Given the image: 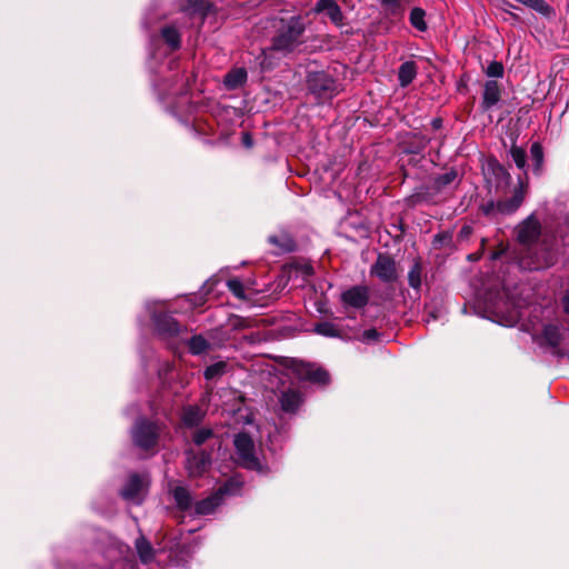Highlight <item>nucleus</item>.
I'll return each instance as SVG.
<instances>
[{
  "label": "nucleus",
  "mask_w": 569,
  "mask_h": 569,
  "mask_svg": "<svg viewBox=\"0 0 569 569\" xmlns=\"http://www.w3.org/2000/svg\"><path fill=\"white\" fill-rule=\"evenodd\" d=\"M302 395L299 390L288 389L279 397V402L282 411L295 413L302 405Z\"/></svg>",
  "instance_id": "2eb2a0df"
},
{
  "label": "nucleus",
  "mask_w": 569,
  "mask_h": 569,
  "mask_svg": "<svg viewBox=\"0 0 569 569\" xmlns=\"http://www.w3.org/2000/svg\"><path fill=\"white\" fill-rule=\"evenodd\" d=\"M427 143H428V140L423 139L422 147H426Z\"/></svg>",
  "instance_id": "de8ad7c7"
},
{
  "label": "nucleus",
  "mask_w": 569,
  "mask_h": 569,
  "mask_svg": "<svg viewBox=\"0 0 569 569\" xmlns=\"http://www.w3.org/2000/svg\"><path fill=\"white\" fill-rule=\"evenodd\" d=\"M461 232L467 233V228L461 229Z\"/></svg>",
  "instance_id": "09e8293b"
},
{
  "label": "nucleus",
  "mask_w": 569,
  "mask_h": 569,
  "mask_svg": "<svg viewBox=\"0 0 569 569\" xmlns=\"http://www.w3.org/2000/svg\"><path fill=\"white\" fill-rule=\"evenodd\" d=\"M147 486V481L143 477L138 473H132L128 478L124 487L121 490L123 499L133 501L137 503L141 502V493Z\"/></svg>",
  "instance_id": "ddd939ff"
},
{
  "label": "nucleus",
  "mask_w": 569,
  "mask_h": 569,
  "mask_svg": "<svg viewBox=\"0 0 569 569\" xmlns=\"http://www.w3.org/2000/svg\"><path fill=\"white\" fill-rule=\"evenodd\" d=\"M457 179V171L451 169L435 179V187L438 190L446 188Z\"/></svg>",
  "instance_id": "473e14b6"
},
{
  "label": "nucleus",
  "mask_w": 569,
  "mask_h": 569,
  "mask_svg": "<svg viewBox=\"0 0 569 569\" xmlns=\"http://www.w3.org/2000/svg\"><path fill=\"white\" fill-rule=\"evenodd\" d=\"M426 11L421 8H413L410 12V23L413 28H416L419 31H426L428 26L425 20Z\"/></svg>",
  "instance_id": "c756f323"
},
{
  "label": "nucleus",
  "mask_w": 569,
  "mask_h": 569,
  "mask_svg": "<svg viewBox=\"0 0 569 569\" xmlns=\"http://www.w3.org/2000/svg\"><path fill=\"white\" fill-rule=\"evenodd\" d=\"M369 293L367 286H353L341 293L340 301L345 308L362 309L369 302Z\"/></svg>",
  "instance_id": "1a4fd4ad"
},
{
  "label": "nucleus",
  "mask_w": 569,
  "mask_h": 569,
  "mask_svg": "<svg viewBox=\"0 0 569 569\" xmlns=\"http://www.w3.org/2000/svg\"><path fill=\"white\" fill-rule=\"evenodd\" d=\"M171 492L176 505L180 510L187 511L191 508L192 497L187 488L178 486L173 488Z\"/></svg>",
  "instance_id": "412c9836"
},
{
  "label": "nucleus",
  "mask_w": 569,
  "mask_h": 569,
  "mask_svg": "<svg viewBox=\"0 0 569 569\" xmlns=\"http://www.w3.org/2000/svg\"><path fill=\"white\" fill-rule=\"evenodd\" d=\"M233 445L237 455L236 461L239 466L248 470L266 472L267 468L257 456L254 442L250 435L247 432L237 433Z\"/></svg>",
  "instance_id": "f03ea898"
},
{
  "label": "nucleus",
  "mask_w": 569,
  "mask_h": 569,
  "mask_svg": "<svg viewBox=\"0 0 569 569\" xmlns=\"http://www.w3.org/2000/svg\"><path fill=\"white\" fill-rule=\"evenodd\" d=\"M192 10L206 16L210 9V3L207 0H190L189 1Z\"/></svg>",
  "instance_id": "58836bf2"
},
{
  "label": "nucleus",
  "mask_w": 569,
  "mask_h": 569,
  "mask_svg": "<svg viewBox=\"0 0 569 569\" xmlns=\"http://www.w3.org/2000/svg\"><path fill=\"white\" fill-rule=\"evenodd\" d=\"M316 13H325L337 27L343 26V13L336 0H318L313 8Z\"/></svg>",
  "instance_id": "4468645a"
},
{
  "label": "nucleus",
  "mask_w": 569,
  "mask_h": 569,
  "mask_svg": "<svg viewBox=\"0 0 569 569\" xmlns=\"http://www.w3.org/2000/svg\"><path fill=\"white\" fill-rule=\"evenodd\" d=\"M269 242L278 248L277 253H287L296 250V241L288 233L269 237Z\"/></svg>",
  "instance_id": "6ab92c4d"
},
{
  "label": "nucleus",
  "mask_w": 569,
  "mask_h": 569,
  "mask_svg": "<svg viewBox=\"0 0 569 569\" xmlns=\"http://www.w3.org/2000/svg\"><path fill=\"white\" fill-rule=\"evenodd\" d=\"M224 369H226L224 362L220 361V362L213 363V365L207 367V369L204 370V378L207 380L214 379V378L221 376L224 372Z\"/></svg>",
  "instance_id": "f704fd0d"
},
{
  "label": "nucleus",
  "mask_w": 569,
  "mask_h": 569,
  "mask_svg": "<svg viewBox=\"0 0 569 569\" xmlns=\"http://www.w3.org/2000/svg\"><path fill=\"white\" fill-rule=\"evenodd\" d=\"M501 97L500 87L497 81L489 80L485 83L482 93V107L485 110L491 109L496 106Z\"/></svg>",
  "instance_id": "dca6fc26"
},
{
  "label": "nucleus",
  "mask_w": 569,
  "mask_h": 569,
  "mask_svg": "<svg viewBox=\"0 0 569 569\" xmlns=\"http://www.w3.org/2000/svg\"><path fill=\"white\" fill-rule=\"evenodd\" d=\"M529 182L526 178H518V184L513 189L510 199L499 200L500 214L507 216L515 213L525 201L528 193Z\"/></svg>",
  "instance_id": "0eeeda50"
},
{
  "label": "nucleus",
  "mask_w": 569,
  "mask_h": 569,
  "mask_svg": "<svg viewBox=\"0 0 569 569\" xmlns=\"http://www.w3.org/2000/svg\"><path fill=\"white\" fill-rule=\"evenodd\" d=\"M530 158L532 161V171L536 176H540L543 171V148L540 142H533L530 147Z\"/></svg>",
  "instance_id": "aec40b11"
},
{
  "label": "nucleus",
  "mask_w": 569,
  "mask_h": 569,
  "mask_svg": "<svg viewBox=\"0 0 569 569\" xmlns=\"http://www.w3.org/2000/svg\"><path fill=\"white\" fill-rule=\"evenodd\" d=\"M315 331L321 336L330 337V338H340L341 331L338 328L337 325L329 321H323L320 323H317L315 327Z\"/></svg>",
  "instance_id": "cd10ccee"
},
{
  "label": "nucleus",
  "mask_w": 569,
  "mask_h": 569,
  "mask_svg": "<svg viewBox=\"0 0 569 569\" xmlns=\"http://www.w3.org/2000/svg\"><path fill=\"white\" fill-rule=\"evenodd\" d=\"M379 336L376 329H368L362 332L360 340L365 342L377 341Z\"/></svg>",
  "instance_id": "a19ab883"
},
{
  "label": "nucleus",
  "mask_w": 569,
  "mask_h": 569,
  "mask_svg": "<svg viewBox=\"0 0 569 569\" xmlns=\"http://www.w3.org/2000/svg\"><path fill=\"white\" fill-rule=\"evenodd\" d=\"M511 9H517V7L507 0H501V10L508 13L513 20L518 21L519 17L516 13L511 12Z\"/></svg>",
  "instance_id": "79ce46f5"
},
{
  "label": "nucleus",
  "mask_w": 569,
  "mask_h": 569,
  "mask_svg": "<svg viewBox=\"0 0 569 569\" xmlns=\"http://www.w3.org/2000/svg\"><path fill=\"white\" fill-rule=\"evenodd\" d=\"M305 23L301 17L293 16L288 20H281L276 34L272 38L269 49L267 50L279 51L283 53L292 52L302 41L301 37L305 32Z\"/></svg>",
  "instance_id": "f257e3e1"
},
{
  "label": "nucleus",
  "mask_w": 569,
  "mask_h": 569,
  "mask_svg": "<svg viewBox=\"0 0 569 569\" xmlns=\"http://www.w3.org/2000/svg\"><path fill=\"white\" fill-rule=\"evenodd\" d=\"M542 336L548 345L551 347H558L561 341V332L559 327L555 325H548L543 328Z\"/></svg>",
  "instance_id": "c85d7f7f"
},
{
  "label": "nucleus",
  "mask_w": 569,
  "mask_h": 569,
  "mask_svg": "<svg viewBox=\"0 0 569 569\" xmlns=\"http://www.w3.org/2000/svg\"><path fill=\"white\" fill-rule=\"evenodd\" d=\"M370 274L385 283H392L398 279L397 264L393 258L379 253L376 262L370 268Z\"/></svg>",
  "instance_id": "423d86ee"
},
{
  "label": "nucleus",
  "mask_w": 569,
  "mask_h": 569,
  "mask_svg": "<svg viewBox=\"0 0 569 569\" xmlns=\"http://www.w3.org/2000/svg\"><path fill=\"white\" fill-rule=\"evenodd\" d=\"M243 139H244V143H246L247 146H250L249 134H248V133H246V134H244Z\"/></svg>",
  "instance_id": "a18cd8bd"
},
{
  "label": "nucleus",
  "mask_w": 569,
  "mask_h": 569,
  "mask_svg": "<svg viewBox=\"0 0 569 569\" xmlns=\"http://www.w3.org/2000/svg\"><path fill=\"white\" fill-rule=\"evenodd\" d=\"M431 126L433 129H440L441 126H442V120L440 118H435L432 121H431Z\"/></svg>",
  "instance_id": "37998d69"
},
{
  "label": "nucleus",
  "mask_w": 569,
  "mask_h": 569,
  "mask_svg": "<svg viewBox=\"0 0 569 569\" xmlns=\"http://www.w3.org/2000/svg\"><path fill=\"white\" fill-rule=\"evenodd\" d=\"M289 368L299 380L315 383H327L329 381L328 372L313 363L292 359Z\"/></svg>",
  "instance_id": "39448f33"
},
{
  "label": "nucleus",
  "mask_w": 569,
  "mask_h": 569,
  "mask_svg": "<svg viewBox=\"0 0 569 569\" xmlns=\"http://www.w3.org/2000/svg\"><path fill=\"white\" fill-rule=\"evenodd\" d=\"M509 154L517 168L523 171V176L521 178H526L528 180L526 150L517 144H512L509 150Z\"/></svg>",
  "instance_id": "393cba45"
},
{
  "label": "nucleus",
  "mask_w": 569,
  "mask_h": 569,
  "mask_svg": "<svg viewBox=\"0 0 569 569\" xmlns=\"http://www.w3.org/2000/svg\"><path fill=\"white\" fill-rule=\"evenodd\" d=\"M206 412L198 406H187L182 409L181 420L188 428L199 426L204 419Z\"/></svg>",
  "instance_id": "f3484780"
},
{
  "label": "nucleus",
  "mask_w": 569,
  "mask_h": 569,
  "mask_svg": "<svg viewBox=\"0 0 569 569\" xmlns=\"http://www.w3.org/2000/svg\"><path fill=\"white\" fill-rule=\"evenodd\" d=\"M417 64L415 61L403 62L398 70V81L400 87H408L417 76Z\"/></svg>",
  "instance_id": "a211bd4d"
},
{
  "label": "nucleus",
  "mask_w": 569,
  "mask_h": 569,
  "mask_svg": "<svg viewBox=\"0 0 569 569\" xmlns=\"http://www.w3.org/2000/svg\"><path fill=\"white\" fill-rule=\"evenodd\" d=\"M134 545H136V549H137V552H138V556H139L141 562H143V563L151 562L154 557V551H153L151 543L143 536H140L136 540Z\"/></svg>",
  "instance_id": "b1692460"
},
{
  "label": "nucleus",
  "mask_w": 569,
  "mask_h": 569,
  "mask_svg": "<svg viewBox=\"0 0 569 569\" xmlns=\"http://www.w3.org/2000/svg\"><path fill=\"white\" fill-rule=\"evenodd\" d=\"M306 274H311L312 273V267H306Z\"/></svg>",
  "instance_id": "49530a36"
},
{
  "label": "nucleus",
  "mask_w": 569,
  "mask_h": 569,
  "mask_svg": "<svg viewBox=\"0 0 569 569\" xmlns=\"http://www.w3.org/2000/svg\"><path fill=\"white\" fill-rule=\"evenodd\" d=\"M247 81V71L243 68H236L224 77V84L228 89H237Z\"/></svg>",
  "instance_id": "4be33fe9"
},
{
  "label": "nucleus",
  "mask_w": 569,
  "mask_h": 569,
  "mask_svg": "<svg viewBox=\"0 0 569 569\" xmlns=\"http://www.w3.org/2000/svg\"><path fill=\"white\" fill-rule=\"evenodd\" d=\"M210 453L204 450L194 451L189 449L186 451V468L190 477H199L206 472L210 465Z\"/></svg>",
  "instance_id": "9b49d317"
},
{
  "label": "nucleus",
  "mask_w": 569,
  "mask_h": 569,
  "mask_svg": "<svg viewBox=\"0 0 569 569\" xmlns=\"http://www.w3.org/2000/svg\"><path fill=\"white\" fill-rule=\"evenodd\" d=\"M461 232L467 233V228L461 229Z\"/></svg>",
  "instance_id": "8fccbe9b"
},
{
  "label": "nucleus",
  "mask_w": 569,
  "mask_h": 569,
  "mask_svg": "<svg viewBox=\"0 0 569 569\" xmlns=\"http://www.w3.org/2000/svg\"><path fill=\"white\" fill-rule=\"evenodd\" d=\"M489 168L492 172V174L496 177V178H500V179H505V180H508L510 179V174L509 172L506 170V168L500 164L497 160H492L489 162Z\"/></svg>",
  "instance_id": "e433bc0d"
},
{
  "label": "nucleus",
  "mask_w": 569,
  "mask_h": 569,
  "mask_svg": "<svg viewBox=\"0 0 569 569\" xmlns=\"http://www.w3.org/2000/svg\"><path fill=\"white\" fill-rule=\"evenodd\" d=\"M381 6L387 8L390 13L395 14L400 10V0H379Z\"/></svg>",
  "instance_id": "ea45409f"
},
{
  "label": "nucleus",
  "mask_w": 569,
  "mask_h": 569,
  "mask_svg": "<svg viewBox=\"0 0 569 569\" xmlns=\"http://www.w3.org/2000/svg\"><path fill=\"white\" fill-rule=\"evenodd\" d=\"M228 289L239 299H246L244 286L241 280L237 278L229 279L227 281Z\"/></svg>",
  "instance_id": "72a5a7b5"
},
{
  "label": "nucleus",
  "mask_w": 569,
  "mask_h": 569,
  "mask_svg": "<svg viewBox=\"0 0 569 569\" xmlns=\"http://www.w3.org/2000/svg\"><path fill=\"white\" fill-rule=\"evenodd\" d=\"M188 346L192 355H201L209 348L208 341L202 336H193Z\"/></svg>",
  "instance_id": "7c9ffc66"
},
{
  "label": "nucleus",
  "mask_w": 569,
  "mask_h": 569,
  "mask_svg": "<svg viewBox=\"0 0 569 569\" xmlns=\"http://www.w3.org/2000/svg\"><path fill=\"white\" fill-rule=\"evenodd\" d=\"M161 37L172 51L178 50L181 47V36L176 27H163L161 29Z\"/></svg>",
  "instance_id": "5701e85b"
},
{
  "label": "nucleus",
  "mask_w": 569,
  "mask_h": 569,
  "mask_svg": "<svg viewBox=\"0 0 569 569\" xmlns=\"http://www.w3.org/2000/svg\"><path fill=\"white\" fill-rule=\"evenodd\" d=\"M518 3L535 10L536 12L549 17L553 12L552 8L545 0H515Z\"/></svg>",
  "instance_id": "a878e982"
},
{
  "label": "nucleus",
  "mask_w": 569,
  "mask_h": 569,
  "mask_svg": "<svg viewBox=\"0 0 569 569\" xmlns=\"http://www.w3.org/2000/svg\"><path fill=\"white\" fill-rule=\"evenodd\" d=\"M160 433L161 427L159 423L139 418L131 429V439L137 448L150 451L157 447Z\"/></svg>",
  "instance_id": "7ed1b4c3"
},
{
  "label": "nucleus",
  "mask_w": 569,
  "mask_h": 569,
  "mask_svg": "<svg viewBox=\"0 0 569 569\" xmlns=\"http://www.w3.org/2000/svg\"><path fill=\"white\" fill-rule=\"evenodd\" d=\"M214 437V432L211 428H199L192 433V442L196 446H202L208 440Z\"/></svg>",
  "instance_id": "2f4dec72"
},
{
  "label": "nucleus",
  "mask_w": 569,
  "mask_h": 569,
  "mask_svg": "<svg viewBox=\"0 0 569 569\" xmlns=\"http://www.w3.org/2000/svg\"><path fill=\"white\" fill-rule=\"evenodd\" d=\"M562 305L565 311L569 315V293H567L562 299Z\"/></svg>",
  "instance_id": "c03bdc74"
},
{
  "label": "nucleus",
  "mask_w": 569,
  "mask_h": 569,
  "mask_svg": "<svg viewBox=\"0 0 569 569\" xmlns=\"http://www.w3.org/2000/svg\"><path fill=\"white\" fill-rule=\"evenodd\" d=\"M503 66L499 61H492L486 69V74L492 78H502L503 77Z\"/></svg>",
  "instance_id": "4c0bfd02"
},
{
  "label": "nucleus",
  "mask_w": 569,
  "mask_h": 569,
  "mask_svg": "<svg viewBox=\"0 0 569 569\" xmlns=\"http://www.w3.org/2000/svg\"><path fill=\"white\" fill-rule=\"evenodd\" d=\"M541 233V226L535 214H530L517 227V239L525 246L535 243Z\"/></svg>",
  "instance_id": "9d476101"
},
{
  "label": "nucleus",
  "mask_w": 569,
  "mask_h": 569,
  "mask_svg": "<svg viewBox=\"0 0 569 569\" xmlns=\"http://www.w3.org/2000/svg\"><path fill=\"white\" fill-rule=\"evenodd\" d=\"M232 482L228 481L211 496L198 501L194 505L196 516L211 515L222 502L224 495L230 493Z\"/></svg>",
  "instance_id": "6e6552de"
},
{
  "label": "nucleus",
  "mask_w": 569,
  "mask_h": 569,
  "mask_svg": "<svg viewBox=\"0 0 569 569\" xmlns=\"http://www.w3.org/2000/svg\"><path fill=\"white\" fill-rule=\"evenodd\" d=\"M307 86L309 91L321 100L332 99L339 93V83L325 71L309 73Z\"/></svg>",
  "instance_id": "20e7f679"
},
{
  "label": "nucleus",
  "mask_w": 569,
  "mask_h": 569,
  "mask_svg": "<svg viewBox=\"0 0 569 569\" xmlns=\"http://www.w3.org/2000/svg\"><path fill=\"white\" fill-rule=\"evenodd\" d=\"M480 210L483 216L495 218L500 214L499 201H487L480 206Z\"/></svg>",
  "instance_id": "c9c22d12"
},
{
  "label": "nucleus",
  "mask_w": 569,
  "mask_h": 569,
  "mask_svg": "<svg viewBox=\"0 0 569 569\" xmlns=\"http://www.w3.org/2000/svg\"><path fill=\"white\" fill-rule=\"evenodd\" d=\"M408 282L412 289H420L422 282V266L420 261H415L410 268L408 272Z\"/></svg>",
  "instance_id": "bb28decb"
},
{
  "label": "nucleus",
  "mask_w": 569,
  "mask_h": 569,
  "mask_svg": "<svg viewBox=\"0 0 569 569\" xmlns=\"http://www.w3.org/2000/svg\"><path fill=\"white\" fill-rule=\"evenodd\" d=\"M154 327L159 335L171 338L177 337L183 331V327L169 313H158L154 316Z\"/></svg>",
  "instance_id": "f8f14e48"
}]
</instances>
